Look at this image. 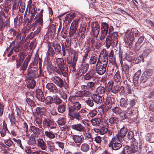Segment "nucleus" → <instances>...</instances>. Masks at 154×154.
Listing matches in <instances>:
<instances>
[{
    "label": "nucleus",
    "mask_w": 154,
    "mask_h": 154,
    "mask_svg": "<svg viewBox=\"0 0 154 154\" xmlns=\"http://www.w3.org/2000/svg\"><path fill=\"white\" fill-rule=\"evenodd\" d=\"M101 32L100 35V40L103 41L106 38L107 32L108 35H110L111 38L114 42L113 43L117 44L118 41V34L117 32H115L112 34L114 28L112 26H109V25L106 22H102L101 25Z\"/></svg>",
    "instance_id": "f257e3e1"
},
{
    "label": "nucleus",
    "mask_w": 154,
    "mask_h": 154,
    "mask_svg": "<svg viewBox=\"0 0 154 154\" xmlns=\"http://www.w3.org/2000/svg\"><path fill=\"white\" fill-rule=\"evenodd\" d=\"M95 87V83L92 82H88L86 83V85H82L81 88L82 91H79L77 96L80 97H88L91 94L90 91L93 90Z\"/></svg>",
    "instance_id": "f03ea898"
},
{
    "label": "nucleus",
    "mask_w": 154,
    "mask_h": 154,
    "mask_svg": "<svg viewBox=\"0 0 154 154\" xmlns=\"http://www.w3.org/2000/svg\"><path fill=\"white\" fill-rule=\"evenodd\" d=\"M122 141L121 139L114 136L109 144V146L113 150H119L122 146L121 143Z\"/></svg>",
    "instance_id": "7ed1b4c3"
},
{
    "label": "nucleus",
    "mask_w": 154,
    "mask_h": 154,
    "mask_svg": "<svg viewBox=\"0 0 154 154\" xmlns=\"http://www.w3.org/2000/svg\"><path fill=\"white\" fill-rule=\"evenodd\" d=\"M64 64L63 60L62 58H58L54 60L53 64V69L58 74L61 73V67Z\"/></svg>",
    "instance_id": "20e7f679"
},
{
    "label": "nucleus",
    "mask_w": 154,
    "mask_h": 154,
    "mask_svg": "<svg viewBox=\"0 0 154 154\" xmlns=\"http://www.w3.org/2000/svg\"><path fill=\"white\" fill-rule=\"evenodd\" d=\"M125 149L128 154H132L137 152L138 149V143L136 140H133L130 146H126Z\"/></svg>",
    "instance_id": "39448f33"
},
{
    "label": "nucleus",
    "mask_w": 154,
    "mask_h": 154,
    "mask_svg": "<svg viewBox=\"0 0 154 154\" xmlns=\"http://www.w3.org/2000/svg\"><path fill=\"white\" fill-rule=\"evenodd\" d=\"M131 32L130 30H127L126 32V34L124 38V41L127 43L128 45L131 44L135 38L132 35Z\"/></svg>",
    "instance_id": "423d86ee"
},
{
    "label": "nucleus",
    "mask_w": 154,
    "mask_h": 154,
    "mask_svg": "<svg viewBox=\"0 0 154 154\" xmlns=\"http://www.w3.org/2000/svg\"><path fill=\"white\" fill-rule=\"evenodd\" d=\"M112 110L113 112H114L116 114L119 115L122 119H126L127 118H128V117L127 116V114H129L130 115V113L126 114L125 112H124L122 110L121 108L118 107H114L112 109Z\"/></svg>",
    "instance_id": "0eeeda50"
},
{
    "label": "nucleus",
    "mask_w": 154,
    "mask_h": 154,
    "mask_svg": "<svg viewBox=\"0 0 154 154\" xmlns=\"http://www.w3.org/2000/svg\"><path fill=\"white\" fill-rule=\"evenodd\" d=\"M95 66L96 72L99 75H102L105 73L107 66L97 63Z\"/></svg>",
    "instance_id": "6e6552de"
},
{
    "label": "nucleus",
    "mask_w": 154,
    "mask_h": 154,
    "mask_svg": "<svg viewBox=\"0 0 154 154\" xmlns=\"http://www.w3.org/2000/svg\"><path fill=\"white\" fill-rule=\"evenodd\" d=\"M43 10L42 9L40 12L37 13L35 18V19H36L35 22V24L40 25L42 26L43 23Z\"/></svg>",
    "instance_id": "1a4fd4ad"
},
{
    "label": "nucleus",
    "mask_w": 154,
    "mask_h": 154,
    "mask_svg": "<svg viewBox=\"0 0 154 154\" xmlns=\"http://www.w3.org/2000/svg\"><path fill=\"white\" fill-rule=\"evenodd\" d=\"M30 130L33 132V134L36 135V136L37 135V137H41L45 135L42 129H39L34 126H31Z\"/></svg>",
    "instance_id": "9d476101"
},
{
    "label": "nucleus",
    "mask_w": 154,
    "mask_h": 154,
    "mask_svg": "<svg viewBox=\"0 0 154 154\" xmlns=\"http://www.w3.org/2000/svg\"><path fill=\"white\" fill-rule=\"evenodd\" d=\"M92 30L94 35L97 37L98 35L100 30V26L97 22H94L91 24Z\"/></svg>",
    "instance_id": "9b49d317"
},
{
    "label": "nucleus",
    "mask_w": 154,
    "mask_h": 154,
    "mask_svg": "<svg viewBox=\"0 0 154 154\" xmlns=\"http://www.w3.org/2000/svg\"><path fill=\"white\" fill-rule=\"evenodd\" d=\"M51 79L53 82H54L60 88H62L63 86V81L60 77L55 76L52 77Z\"/></svg>",
    "instance_id": "f8f14e48"
},
{
    "label": "nucleus",
    "mask_w": 154,
    "mask_h": 154,
    "mask_svg": "<svg viewBox=\"0 0 154 154\" xmlns=\"http://www.w3.org/2000/svg\"><path fill=\"white\" fill-rule=\"evenodd\" d=\"M72 138L74 141L76 143V146L79 147L81 144L82 143L84 140V137L79 135H73Z\"/></svg>",
    "instance_id": "ddd939ff"
},
{
    "label": "nucleus",
    "mask_w": 154,
    "mask_h": 154,
    "mask_svg": "<svg viewBox=\"0 0 154 154\" xmlns=\"http://www.w3.org/2000/svg\"><path fill=\"white\" fill-rule=\"evenodd\" d=\"M127 132V130L125 127L124 126L123 128H121L119 132L115 136L121 139L123 141L124 140V137Z\"/></svg>",
    "instance_id": "4468645a"
},
{
    "label": "nucleus",
    "mask_w": 154,
    "mask_h": 154,
    "mask_svg": "<svg viewBox=\"0 0 154 154\" xmlns=\"http://www.w3.org/2000/svg\"><path fill=\"white\" fill-rule=\"evenodd\" d=\"M27 72V74L26 78V79H31L35 78L38 76V75L37 76L35 71L30 69V68L28 69Z\"/></svg>",
    "instance_id": "2eb2a0df"
},
{
    "label": "nucleus",
    "mask_w": 154,
    "mask_h": 154,
    "mask_svg": "<svg viewBox=\"0 0 154 154\" xmlns=\"http://www.w3.org/2000/svg\"><path fill=\"white\" fill-rule=\"evenodd\" d=\"M106 38L105 43L107 48H109L111 46L113 47L117 45L116 43H113L114 41L111 39L110 35H107Z\"/></svg>",
    "instance_id": "dca6fc26"
},
{
    "label": "nucleus",
    "mask_w": 154,
    "mask_h": 154,
    "mask_svg": "<svg viewBox=\"0 0 154 154\" xmlns=\"http://www.w3.org/2000/svg\"><path fill=\"white\" fill-rule=\"evenodd\" d=\"M35 113L37 115L42 116H45L46 114V110L43 107H36L35 109Z\"/></svg>",
    "instance_id": "f3484780"
},
{
    "label": "nucleus",
    "mask_w": 154,
    "mask_h": 154,
    "mask_svg": "<svg viewBox=\"0 0 154 154\" xmlns=\"http://www.w3.org/2000/svg\"><path fill=\"white\" fill-rule=\"evenodd\" d=\"M31 58V56L28 55L27 57L25 59L22 65L20 66V70L23 71L25 70L27 68L29 63L30 61Z\"/></svg>",
    "instance_id": "a211bd4d"
},
{
    "label": "nucleus",
    "mask_w": 154,
    "mask_h": 154,
    "mask_svg": "<svg viewBox=\"0 0 154 154\" xmlns=\"http://www.w3.org/2000/svg\"><path fill=\"white\" fill-rule=\"evenodd\" d=\"M36 96L37 99L39 101L43 102L45 101V97L42 91L38 89L36 91Z\"/></svg>",
    "instance_id": "6ab92c4d"
},
{
    "label": "nucleus",
    "mask_w": 154,
    "mask_h": 154,
    "mask_svg": "<svg viewBox=\"0 0 154 154\" xmlns=\"http://www.w3.org/2000/svg\"><path fill=\"white\" fill-rule=\"evenodd\" d=\"M46 88L50 91L54 93L58 92V89L56 86L52 83H48L46 85Z\"/></svg>",
    "instance_id": "aec40b11"
},
{
    "label": "nucleus",
    "mask_w": 154,
    "mask_h": 154,
    "mask_svg": "<svg viewBox=\"0 0 154 154\" xmlns=\"http://www.w3.org/2000/svg\"><path fill=\"white\" fill-rule=\"evenodd\" d=\"M81 106V104L78 102L74 101L72 106L69 108V110L78 111L80 109Z\"/></svg>",
    "instance_id": "412c9836"
},
{
    "label": "nucleus",
    "mask_w": 154,
    "mask_h": 154,
    "mask_svg": "<svg viewBox=\"0 0 154 154\" xmlns=\"http://www.w3.org/2000/svg\"><path fill=\"white\" fill-rule=\"evenodd\" d=\"M15 48V42L13 41L11 43L9 47L6 50L5 52L8 53V56L10 57L13 54L14 49Z\"/></svg>",
    "instance_id": "4be33fe9"
},
{
    "label": "nucleus",
    "mask_w": 154,
    "mask_h": 154,
    "mask_svg": "<svg viewBox=\"0 0 154 154\" xmlns=\"http://www.w3.org/2000/svg\"><path fill=\"white\" fill-rule=\"evenodd\" d=\"M82 64V67L79 71V75H80L86 73L89 66V64L88 63Z\"/></svg>",
    "instance_id": "5701e85b"
},
{
    "label": "nucleus",
    "mask_w": 154,
    "mask_h": 154,
    "mask_svg": "<svg viewBox=\"0 0 154 154\" xmlns=\"http://www.w3.org/2000/svg\"><path fill=\"white\" fill-rule=\"evenodd\" d=\"M73 128L79 131H88L90 130L89 128L87 126L83 127V126H72Z\"/></svg>",
    "instance_id": "b1692460"
},
{
    "label": "nucleus",
    "mask_w": 154,
    "mask_h": 154,
    "mask_svg": "<svg viewBox=\"0 0 154 154\" xmlns=\"http://www.w3.org/2000/svg\"><path fill=\"white\" fill-rule=\"evenodd\" d=\"M77 111L69 110V115L71 117L79 120L80 119L79 112Z\"/></svg>",
    "instance_id": "393cba45"
},
{
    "label": "nucleus",
    "mask_w": 154,
    "mask_h": 154,
    "mask_svg": "<svg viewBox=\"0 0 154 154\" xmlns=\"http://www.w3.org/2000/svg\"><path fill=\"white\" fill-rule=\"evenodd\" d=\"M92 99L96 103H101L102 101L103 98L99 95L95 94L93 95Z\"/></svg>",
    "instance_id": "a878e982"
},
{
    "label": "nucleus",
    "mask_w": 154,
    "mask_h": 154,
    "mask_svg": "<svg viewBox=\"0 0 154 154\" xmlns=\"http://www.w3.org/2000/svg\"><path fill=\"white\" fill-rule=\"evenodd\" d=\"M36 135L34 134H32L30 135L29 140L28 141V143L30 145H33L34 146L36 144L35 138Z\"/></svg>",
    "instance_id": "bb28decb"
},
{
    "label": "nucleus",
    "mask_w": 154,
    "mask_h": 154,
    "mask_svg": "<svg viewBox=\"0 0 154 154\" xmlns=\"http://www.w3.org/2000/svg\"><path fill=\"white\" fill-rule=\"evenodd\" d=\"M97 63L107 66L108 64L107 57H100Z\"/></svg>",
    "instance_id": "cd10ccee"
},
{
    "label": "nucleus",
    "mask_w": 154,
    "mask_h": 154,
    "mask_svg": "<svg viewBox=\"0 0 154 154\" xmlns=\"http://www.w3.org/2000/svg\"><path fill=\"white\" fill-rule=\"evenodd\" d=\"M90 149L89 145L87 143H84L82 144L80 146V150L83 152H87Z\"/></svg>",
    "instance_id": "c85d7f7f"
},
{
    "label": "nucleus",
    "mask_w": 154,
    "mask_h": 154,
    "mask_svg": "<svg viewBox=\"0 0 154 154\" xmlns=\"http://www.w3.org/2000/svg\"><path fill=\"white\" fill-rule=\"evenodd\" d=\"M37 141L38 146L42 149H45L46 148V145L43 140L42 139H39Z\"/></svg>",
    "instance_id": "c756f323"
},
{
    "label": "nucleus",
    "mask_w": 154,
    "mask_h": 154,
    "mask_svg": "<svg viewBox=\"0 0 154 154\" xmlns=\"http://www.w3.org/2000/svg\"><path fill=\"white\" fill-rule=\"evenodd\" d=\"M75 16V14L74 13L71 12L66 15L64 18L63 20L69 22L74 18Z\"/></svg>",
    "instance_id": "7c9ffc66"
},
{
    "label": "nucleus",
    "mask_w": 154,
    "mask_h": 154,
    "mask_svg": "<svg viewBox=\"0 0 154 154\" xmlns=\"http://www.w3.org/2000/svg\"><path fill=\"white\" fill-rule=\"evenodd\" d=\"M9 117L10 121L11 124L13 125H17L18 122L16 121L15 118L14 116V113L12 112L11 114H9Z\"/></svg>",
    "instance_id": "2f4dec72"
},
{
    "label": "nucleus",
    "mask_w": 154,
    "mask_h": 154,
    "mask_svg": "<svg viewBox=\"0 0 154 154\" xmlns=\"http://www.w3.org/2000/svg\"><path fill=\"white\" fill-rule=\"evenodd\" d=\"M89 131H84L83 135L85 140L88 139L89 141L91 142L93 141V139L92 137L91 134L89 132Z\"/></svg>",
    "instance_id": "473e14b6"
},
{
    "label": "nucleus",
    "mask_w": 154,
    "mask_h": 154,
    "mask_svg": "<svg viewBox=\"0 0 154 154\" xmlns=\"http://www.w3.org/2000/svg\"><path fill=\"white\" fill-rule=\"evenodd\" d=\"M146 140L150 143L154 142V133L148 134L146 136Z\"/></svg>",
    "instance_id": "72a5a7b5"
},
{
    "label": "nucleus",
    "mask_w": 154,
    "mask_h": 154,
    "mask_svg": "<svg viewBox=\"0 0 154 154\" xmlns=\"http://www.w3.org/2000/svg\"><path fill=\"white\" fill-rule=\"evenodd\" d=\"M89 51H87L85 52L84 54L83 55L82 58L81 60L82 64L86 63V62L88 61V58L89 53Z\"/></svg>",
    "instance_id": "f704fd0d"
},
{
    "label": "nucleus",
    "mask_w": 154,
    "mask_h": 154,
    "mask_svg": "<svg viewBox=\"0 0 154 154\" xmlns=\"http://www.w3.org/2000/svg\"><path fill=\"white\" fill-rule=\"evenodd\" d=\"M94 73L93 72L90 71L88 73H86L84 76V79L86 80H90L91 79L93 78L94 77Z\"/></svg>",
    "instance_id": "c9c22d12"
},
{
    "label": "nucleus",
    "mask_w": 154,
    "mask_h": 154,
    "mask_svg": "<svg viewBox=\"0 0 154 154\" xmlns=\"http://www.w3.org/2000/svg\"><path fill=\"white\" fill-rule=\"evenodd\" d=\"M78 55L77 53H75L74 55L72 60V67L73 70L75 69V66L78 60Z\"/></svg>",
    "instance_id": "e433bc0d"
},
{
    "label": "nucleus",
    "mask_w": 154,
    "mask_h": 154,
    "mask_svg": "<svg viewBox=\"0 0 154 154\" xmlns=\"http://www.w3.org/2000/svg\"><path fill=\"white\" fill-rule=\"evenodd\" d=\"M16 111L17 112V116H18L21 119H23V118L24 117L23 114L24 111L21 110L20 109L18 108H16Z\"/></svg>",
    "instance_id": "4c0bfd02"
},
{
    "label": "nucleus",
    "mask_w": 154,
    "mask_h": 154,
    "mask_svg": "<svg viewBox=\"0 0 154 154\" xmlns=\"http://www.w3.org/2000/svg\"><path fill=\"white\" fill-rule=\"evenodd\" d=\"M97 61V57L95 54H93L89 59V63L90 64H94Z\"/></svg>",
    "instance_id": "58836bf2"
},
{
    "label": "nucleus",
    "mask_w": 154,
    "mask_h": 154,
    "mask_svg": "<svg viewBox=\"0 0 154 154\" xmlns=\"http://www.w3.org/2000/svg\"><path fill=\"white\" fill-rule=\"evenodd\" d=\"M53 45L56 51L58 52H60L61 48L59 43L55 42H54Z\"/></svg>",
    "instance_id": "ea45409f"
},
{
    "label": "nucleus",
    "mask_w": 154,
    "mask_h": 154,
    "mask_svg": "<svg viewBox=\"0 0 154 154\" xmlns=\"http://www.w3.org/2000/svg\"><path fill=\"white\" fill-rule=\"evenodd\" d=\"M4 143L7 146L11 147L13 148H14V144L12 141L9 139L4 140Z\"/></svg>",
    "instance_id": "a19ab883"
},
{
    "label": "nucleus",
    "mask_w": 154,
    "mask_h": 154,
    "mask_svg": "<svg viewBox=\"0 0 154 154\" xmlns=\"http://www.w3.org/2000/svg\"><path fill=\"white\" fill-rule=\"evenodd\" d=\"M94 141L97 144V145L96 146L97 148H99L100 146L101 142V138L100 137V136H97L95 137L94 139Z\"/></svg>",
    "instance_id": "79ce46f5"
},
{
    "label": "nucleus",
    "mask_w": 154,
    "mask_h": 154,
    "mask_svg": "<svg viewBox=\"0 0 154 154\" xmlns=\"http://www.w3.org/2000/svg\"><path fill=\"white\" fill-rule=\"evenodd\" d=\"M43 124L44 125H54V122L52 120L49 118L45 119L43 121Z\"/></svg>",
    "instance_id": "37998d69"
},
{
    "label": "nucleus",
    "mask_w": 154,
    "mask_h": 154,
    "mask_svg": "<svg viewBox=\"0 0 154 154\" xmlns=\"http://www.w3.org/2000/svg\"><path fill=\"white\" fill-rule=\"evenodd\" d=\"M77 27L74 25L71 24L70 30L69 32V34L71 36L73 35L74 34L76 31Z\"/></svg>",
    "instance_id": "c03bdc74"
},
{
    "label": "nucleus",
    "mask_w": 154,
    "mask_h": 154,
    "mask_svg": "<svg viewBox=\"0 0 154 154\" xmlns=\"http://www.w3.org/2000/svg\"><path fill=\"white\" fill-rule=\"evenodd\" d=\"M120 106L123 107H127L128 104L127 101L124 98H121L120 101Z\"/></svg>",
    "instance_id": "a18cd8bd"
},
{
    "label": "nucleus",
    "mask_w": 154,
    "mask_h": 154,
    "mask_svg": "<svg viewBox=\"0 0 154 154\" xmlns=\"http://www.w3.org/2000/svg\"><path fill=\"white\" fill-rule=\"evenodd\" d=\"M131 32L132 35L135 38L139 37L140 35V33L136 29H132Z\"/></svg>",
    "instance_id": "49530a36"
},
{
    "label": "nucleus",
    "mask_w": 154,
    "mask_h": 154,
    "mask_svg": "<svg viewBox=\"0 0 154 154\" xmlns=\"http://www.w3.org/2000/svg\"><path fill=\"white\" fill-rule=\"evenodd\" d=\"M62 73L64 76H66L68 73V68L66 66H62V70L61 69V73Z\"/></svg>",
    "instance_id": "de8ad7c7"
},
{
    "label": "nucleus",
    "mask_w": 154,
    "mask_h": 154,
    "mask_svg": "<svg viewBox=\"0 0 154 154\" xmlns=\"http://www.w3.org/2000/svg\"><path fill=\"white\" fill-rule=\"evenodd\" d=\"M86 27V25L85 24L81 25L79 30V34L81 33V35H83L85 31Z\"/></svg>",
    "instance_id": "09e8293b"
},
{
    "label": "nucleus",
    "mask_w": 154,
    "mask_h": 154,
    "mask_svg": "<svg viewBox=\"0 0 154 154\" xmlns=\"http://www.w3.org/2000/svg\"><path fill=\"white\" fill-rule=\"evenodd\" d=\"M7 126H3V128L0 131L1 136L2 137H3L5 136L6 131H8Z\"/></svg>",
    "instance_id": "8fccbe9b"
},
{
    "label": "nucleus",
    "mask_w": 154,
    "mask_h": 154,
    "mask_svg": "<svg viewBox=\"0 0 154 154\" xmlns=\"http://www.w3.org/2000/svg\"><path fill=\"white\" fill-rule=\"evenodd\" d=\"M40 60V58H39L38 52L37 51L35 55V57L33 62V65L34 66L37 65Z\"/></svg>",
    "instance_id": "3c124183"
},
{
    "label": "nucleus",
    "mask_w": 154,
    "mask_h": 154,
    "mask_svg": "<svg viewBox=\"0 0 154 154\" xmlns=\"http://www.w3.org/2000/svg\"><path fill=\"white\" fill-rule=\"evenodd\" d=\"M50 107L51 108L50 109L49 108V109L50 111L51 115L53 116L56 115L57 113L56 112V109L55 106L53 105H51L50 106Z\"/></svg>",
    "instance_id": "603ef678"
},
{
    "label": "nucleus",
    "mask_w": 154,
    "mask_h": 154,
    "mask_svg": "<svg viewBox=\"0 0 154 154\" xmlns=\"http://www.w3.org/2000/svg\"><path fill=\"white\" fill-rule=\"evenodd\" d=\"M122 67V69L125 72V74H128L129 71V66L126 65V64H123V63L122 65H121Z\"/></svg>",
    "instance_id": "864d4df0"
},
{
    "label": "nucleus",
    "mask_w": 154,
    "mask_h": 154,
    "mask_svg": "<svg viewBox=\"0 0 154 154\" xmlns=\"http://www.w3.org/2000/svg\"><path fill=\"white\" fill-rule=\"evenodd\" d=\"M58 92L60 95L61 97L63 99L65 100L66 99L67 96L66 93L62 90V89L60 88L59 90H58Z\"/></svg>",
    "instance_id": "5fc2aeb1"
},
{
    "label": "nucleus",
    "mask_w": 154,
    "mask_h": 154,
    "mask_svg": "<svg viewBox=\"0 0 154 154\" xmlns=\"http://www.w3.org/2000/svg\"><path fill=\"white\" fill-rule=\"evenodd\" d=\"M35 85V82L34 80H30L27 85L28 88H33Z\"/></svg>",
    "instance_id": "6e6d98bb"
},
{
    "label": "nucleus",
    "mask_w": 154,
    "mask_h": 154,
    "mask_svg": "<svg viewBox=\"0 0 154 154\" xmlns=\"http://www.w3.org/2000/svg\"><path fill=\"white\" fill-rule=\"evenodd\" d=\"M86 112L87 111L85 109H82L78 112L80 119H82L86 115Z\"/></svg>",
    "instance_id": "4d7b16f0"
},
{
    "label": "nucleus",
    "mask_w": 154,
    "mask_h": 154,
    "mask_svg": "<svg viewBox=\"0 0 154 154\" xmlns=\"http://www.w3.org/2000/svg\"><path fill=\"white\" fill-rule=\"evenodd\" d=\"M117 118L112 117L109 120V122L111 124H116L119 122Z\"/></svg>",
    "instance_id": "13d9d810"
},
{
    "label": "nucleus",
    "mask_w": 154,
    "mask_h": 154,
    "mask_svg": "<svg viewBox=\"0 0 154 154\" xmlns=\"http://www.w3.org/2000/svg\"><path fill=\"white\" fill-rule=\"evenodd\" d=\"M148 79V77L146 75L143 73L140 79V82L141 83H145L147 81Z\"/></svg>",
    "instance_id": "bf43d9fd"
},
{
    "label": "nucleus",
    "mask_w": 154,
    "mask_h": 154,
    "mask_svg": "<svg viewBox=\"0 0 154 154\" xmlns=\"http://www.w3.org/2000/svg\"><path fill=\"white\" fill-rule=\"evenodd\" d=\"M106 126H103L101 128L100 131V134L103 135L107 132L108 126H107V127Z\"/></svg>",
    "instance_id": "052dcab7"
},
{
    "label": "nucleus",
    "mask_w": 154,
    "mask_h": 154,
    "mask_svg": "<svg viewBox=\"0 0 154 154\" xmlns=\"http://www.w3.org/2000/svg\"><path fill=\"white\" fill-rule=\"evenodd\" d=\"M105 88L103 87L100 86L97 88V91L98 94H103L105 91Z\"/></svg>",
    "instance_id": "680f3d73"
},
{
    "label": "nucleus",
    "mask_w": 154,
    "mask_h": 154,
    "mask_svg": "<svg viewBox=\"0 0 154 154\" xmlns=\"http://www.w3.org/2000/svg\"><path fill=\"white\" fill-rule=\"evenodd\" d=\"M49 31L53 35L56 30V26L53 24L50 25L48 29Z\"/></svg>",
    "instance_id": "e2e57ef3"
},
{
    "label": "nucleus",
    "mask_w": 154,
    "mask_h": 154,
    "mask_svg": "<svg viewBox=\"0 0 154 154\" xmlns=\"http://www.w3.org/2000/svg\"><path fill=\"white\" fill-rule=\"evenodd\" d=\"M20 0H14L12 9L14 10H16L18 8L19 2Z\"/></svg>",
    "instance_id": "0e129e2a"
},
{
    "label": "nucleus",
    "mask_w": 154,
    "mask_h": 154,
    "mask_svg": "<svg viewBox=\"0 0 154 154\" xmlns=\"http://www.w3.org/2000/svg\"><path fill=\"white\" fill-rule=\"evenodd\" d=\"M85 102L87 105L90 106L92 107L94 105V103L92 97L91 98H88V100L85 101Z\"/></svg>",
    "instance_id": "69168bd1"
},
{
    "label": "nucleus",
    "mask_w": 154,
    "mask_h": 154,
    "mask_svg": "<svg viewBox=\"0 0 154 154\" xmlns=\"http://www.w3.org/2000/svg\"><path fill=\"white\" fill-rule=\"evenodd\" d=\"M100 119L99 118H96L91 120V122L92 125H99Z\"/></svg>",
    "instance_id": "338daca9"
},
{
    "label": "nucleus",
    "mask_w": 154,
    "mask_h": 154,
    "mask_svg": "<svg viewBox=\"0 0 154 154\" xmlns=\"http://www.w3.org/2000/svg\"><path fill=\"white\" fill-rule=\"evenodd\" d=\"M53 100V98L51 96H48L45 99V103L46 104H49L51 103Z\"/></svg>",
    "instance_id": "774afa93"
}]
</instances>
